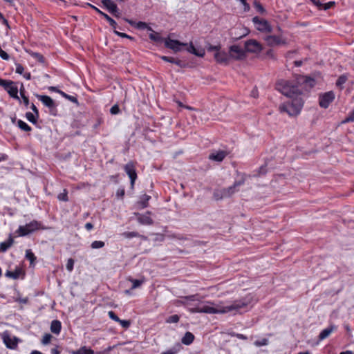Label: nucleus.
Instances as JSON below:
<instances>
[{
	"mask_svg": "<svg viewBox=\"0 0 354 354\" xmlns=\"http://www.w3.org/2000/svg\"><path fill=\"white\" fill-rule=\"evenodd\" d=\"M252 297L247 296L241 300L235 301L232 304L225 305L223 302L212 303L207 301L194 308H190L192 313L207 314H225L231 312L238 313L247 308L251 303Z\"/></svg>",
	"mask_w": 354,
	"mask_h": 354,
	"instance_id": "obj_1",
	"label": "nucleus"
},
{
	"mask_svg": "<svg viewBox=\"0 0 354 354\" xmlns=\"http://www.w3.org/2000/svg\"><path fill=\"white\" fill-rule=\"evenodd\" d=\"M303 100L300 96L290 97V100L280 105L279 110L281 112H286L290 116L298 115L303 106Z\"/></svg>",
	"mask_w": 354,
	"mask_h": 354,
	"instance_id": "obj_2",
	"label": "nucleus"
},
{
	"mask_svg": "<svg viewBox=\"0 0 354 354\" xmlns=\"http://www.w3.org/2000/svg\"><path fill=\"white\" fill-rule=\"evenodd\" d=\"M276 89L288 97L300 96L301 91L297 86L291 84L288 81L281 80L276 84Z\"/></svg>",
	"mask_w": 354,
	"mask_h": 354,
	"instance_id": "obj_3",
	"label": "nucleus"
},
{
	"mask_svg": "<svg viewBox=\"0 0 354 354\" xmlns=\"http://www.w3.org/2000/svg\"><path fill=\"white\" fill-rule=\"evenodd\" d=\"M46 229L47 227H44L41 222L33 220L24 225H20L17 230V233L19 236H25L38 230Z\"/></svg>",
	"mask_w": 354,
	"mask_h": 354,
	"instance_id": "obj_4",
	"label": "nucleus"
},
{
	"mask_svg": "<svg viewBox=\"0 0 354 354\" xmlns=\"http://www.w3.org/2000/svg\"><path fill=\"white\" fill-rule=\"evenodd\" d=\"M0 86L4 88L11 97L19 100L18 88L14 82L0 79Z\"/></svg>",
	"mask_w": 354,
	"mask_h": 354,
	"instance_id": "obj_5",
	"label": "nucleus"
},
{
	"mask_svg": "<svg viewBox=\"0 0 354 354\" xmlns=\"http://www.w3.org/2000/svg\"><path fill=\"white\" fill-rule=\"evenodd\" d=\"M264 40L267 45L270 47L286 45L287 44V39L282 34L279 35H266L264 37Z\"/></svg>",
	"mask_w": 354,
	"mask_h": 354,
	"instance_id": "obj_6",
	"label": "nucleus"
},
{
	"mask_svg": "<svg viewBox=\"0 0 354 354\" xmlns=\"http://www.w3.org/2000/svg\"><path fill=\"white\" fill-rule=\"evenodd\" d=\"M252 22L257 30L261 32H270L272 30V28L270 23L264 19L259 18V17H254L252 18Z\"/></svg>",
	"mask_w": 354,
	"mask_h": 354,
	"instance_id": "obj_7",
	"label": "nucleus"
},
{
	"mask_svg": "<svg viewBox=\"0 0 354 354\" xmlns=\"http://www.w3.org/2000/svg\"><path fill=\"white\" fill-rule=\"evenodd\" d=\"M229 55L230 59L241 60L245 58V51L237 45H232L229 49Z\"/></svg>",
	"mask_w": 354,
	"mask_h": 354,
	"instance_id": "obj_8",
	"label": "nucleus"
},
{
	"mask_svg": "<svg viewBox=\"0 0 354 354\" xmlns=\"http://www.w3.org/2000/svg\"><path fill=\"white\" fill-rule=\"evenodd\" d=\"M245 48L247 52L259 53L262 49V45L255 39H249L245 43Z\"/></svg>",
	"mask_w": 354,
	"mask_h": 354,
	"instance_id": "obj_9",
	"label": "nucleus"
},
{
	"mask_svg": "<svg viewBox=\"0 0 354 354\" xmlns=\"http://www.w3.org/2000/svg\"><path fill=\"white\" fill-rule=\"evenodd\" d=\"M165 45L167 48L171 49L174 52H179L182 50L183 46H187V44L167 38L165 39Z\"/></svg>",
	"mask_w": 354,
	"mask_h": 354,
	"instance_id": "obj_10",
	"label": "nucleus"
},
{
	"mask_svg": "<svg viewBox=\"0 0 354 354\" xmlns=\"http://www.w3.org/2000/svg\"><path fill=\"white\" fill-rule=\"evenodd\" d=\"M335 99V94L333 91L326 92L319 96V105L321 107L326 109Z\"/></svg>",
	"mask_w": 354,
	"mask_h": 354,
	"instance_id": "obj_11",
	"label": "nucleus"
},
{
	"mask_svg": "<svg viewBox=\"0 0 354 354\" xmlns=\"http://www.w3.org/2000/svg\"><path fill=\"white\" fill-rule=\"evenodd\" d=\"M195 301H198V297L196 295H193L183 297L180 299L175 301L174 304L178 307L184 306L188 308L189 310L191 308L190 307L192 306V302Z\"/></svg>",
	"mask_w": 354,
	"mask_h": 354,
	"instance_id": "obj_12",
	"label": "nucleus"
},
{
	"mask_svg": "<svg viewBox=\"0 0 354 354\" xmlns=\"http://www.w3.org/2000/svg\"><path fill=\"white\" fill-rule=\"evenodd\" d=\"M124 169L130 178L131 187H133L135 181L137 178V174L133 163L132 162H128L124 165Z\"/></svg>",
	"mask_w": 354,
	"mask_h": 354,
	"instance_id": "obj_13",
	"label": "nucleus"
},
{
	"mask_svg": "<svg viewBox=\"0 0 354 354\" xmlns=\"http://www.w3.org/2000/svg\"><path fill=\"white\" fill-rule=\"evenodd\" d=\"M243 184V180L236 181L233 185L229 187L228 188H225L221 189V197H230L236 192H237V187H240Z\"/></svg>",
	"mask_w": 354,
	"mask_h": 354,
	"instance_id": "obj_14",
	"label": "nucleus"
},
{
	"mask_svg": "<svg viewBox=\"0 0 354 354\" xmlns=\"http://www.w3.org/2000/svg\"><path fill=\"white\" fill-rule=\"evenodd\" d=\"M214 59L217 63L225 65L227 64L230 59L229 53L221 50L214 53Z\"/></svg>",
	"mask_w": 354,
	"mask_h": 354,
	"instance_id": "obj_15",
	"label": "nucleus"
},
{
	"mask_svg": "<svg viewBox=\"0 0 354 354\" xmlns=\"http://www.w3.org/2000/svg\"><path fill=\"white\" fill-rule=\"evenodd\" d=\"M151 213L149 212L145 214H136L137 220L139 223L145 225H150L153 224V219L150 216Z\"/></svg>",
	"mask_w": 354,
	"mask_h": 354,
	"instance_id": "obj_16",
	"label": "nucleus"
},
{
	"mask_svg": "<svg viewBox=\"0 0 354 354\" xmlns=\"http://www.w3.org/2000/svg\"><path fill=\"white\" fill-rule=\"evenodd\" d=\"M103 5L106 7L109 12L115 15V17L119 16V11L117 5L111 0H103Z\"/></svg>",
	"mask_w": 354,
	"mask_h": 354,
	"instance_id": "obj_17",
	"label": "nucleus"
},
{
	"mask_svg": "<svg viewBox=\"0 0 354 354\" xmlns=\"http://www.w3.org/2000/svg\"><path fill=\"white\" fill-rule=\"evenodd\" d=\"M37 97L44 104V105L48 107L49 109L55 107V102L50 97L44 95H37Z\"/></svg>",
	"mask_w": 354,
	"mask_h": 354,
	"instance_id": "obj_18",
	"label": "nucleus"
},
{
	"mask_svg": "<svg viewBox=\"0 0 354 354\" xmlns=\"http://www.w3.org/2000/svg\"><path fill=\"white\" fill-rule=\"evenodd\" d=\"M187 50L192 53L195 55L197 57H204L205 54V50L203 48H196L193 44L191 42L189 45H187Z\"/></svg>",
	"mask_w": 354,
	"mask_h": 354,
	"instance_id": "obj_19",
	"label": "nucleus"
},
{
	"mask_svg": "<svg viewBox=\"0 0 354 354\" xmlns=\"http://www.w3.org/2000/svg\"><path fill=\"white\" fill-rule=\"evenodd\" d=\"M227 156V152L223 150L214 151L210 153L209 158L210 160L221 162Z\"/></svg>",
	"mask_w": 354,
	"mask_h": 354,
	"instance_id": "obj_20",
	"label": "nucleus"
},
{
	"mask_svg": "<svg viewBox=\"0 0 354 354\" xmlns=\"http://www.w3.org/2000/svg\"><path fill=\"white\" fill-rule=\"evenodd\" d=\"M337 330V326L335 325H330V326L324 328L321 331L319 335V340H323L327 338L333 332Z\"/></svg>",
	"mask_w": 354,
	"mask_h": 354,
	"instance_id": "obj_21",
	"label": "nucleus"
},
{
	"mask_svg": "<svg viewBox=\"0 0 354 354\" xmlns=\"http://www.w3.org/2000/svg\"><path fill=\"white\" fill-rule=\"evenodd\" d=\"M22 275H24L23 271L19 268H17L14 271L7 270L5 273L6 277L13 279H17Z\"/></svg>",
	"mask_w": 354,
	"mask_h": 354,
	"instance_id": "obj_22",
	"label": "nucleus"
},
{
	"mask_svg": "<svg viewBox=\"0 0 354 354\" xmlns=\"http://www.w3.org/2000/svg\"><path fill=\"white\" fill-rule=\"evenodd\" d=\"M71 354H103L102 353H95L94 351L86 346H82L80 349L71 351Z\"/></svg>",
	"mask_w": 354,
	"mask_h": 354,
	"instance_id": "obj_23",
	"label": "nucleus"
},
{
	"mask_svg": "<svg viewBox=\"0 0 354 354\" xmlns=\"http://www.w3.org/2000/svg\"><path fill=\"white\" fill-rule=\"evenodd\" d=\"M62 329V324L59 320H53L50 324V330L54 334H59Z\"/></svg>",
	"mask_w": 354,
	"mask_h": 354,
	"instance_id": "obj_24",
	"label": "nucleus"
},
{
	"mask_svg": "<svg viewBox=\"0 0 354 354\" xmlns=\"http://www.w3.org/2000/svg\"><path fill=\"white\" fill-rule=\"evenodd\" d=\"M151 199V196L147 194H143L140 197V200L138 202L139 207L142 209L145 208L148 206L149 201Z\"/></svg>",
	"mask_w": 354,
	"mask_h": 354,
	"instance_id": "obj_25",
	"label": "nucleus"
},
{
	"mask_svg": "<svg viewBox=\"0 0 354 354\" xmlns=\"http://www.w3.org/2000/svg\"><path fill=\"white\" fill-rule=\"evenodd\" d=\"M194 339V335L190 332H186L181 342L185 345H189L193 342Z\"/></svg>",
	"mask_w": 354,
	"mask_h": 354,
	"instance_id": "obj_26",
	"label": "nucleus"
},
{
	"mask_svg": "<svg viewBox=\"0 0 354 354\" xmlns=\"http://www.w3.org/2000/svg\"><path fill=\"white\" fill-rule=\"evenodd\" d=\"M13 243V239L10 236L9 239L0 243V252H5Z\"/></svg>",
	"mask_w": 354,
	"mask_h": 354,
	"instance_id": "obj_27",
	"label": "nucleus"
},
{
	"mask_svg": "<svg viewBox=\"0 0 354 354\" xmlns=\"http://www.w3.org/2000/svg\"><path fill=\"white\" fill-rule=\"evenodd\" d=\"M151 32L149 35V37L151 40L155 41V42H162L165 41V39L161 37L160 33L155 32L151 29V30H149Z\"/></svg>",
	"mask_w": 354,
	"mask_h": 354,
	"instance_id": "obj_28",
	"label": "nucleus"
},
{
	"mask_svg": "<svg viewBox=\"0 0 354 354\" xmlns=\"http://www.w3.org/2000/svg\"><path fill=\"white\" fill-rule=\"evenodd\" d=\"M128 22L131 24V25H135V26L138 28V29H142V30H144V29H147L149 31V30H151V28L150 26H149L147 25V23L145 22H142V21H139L136 24L133 23V21H129L128 20Z\"/></svg>",
	"mask_w": 354,
	"mask_h": 354,
	"instance_id": "obj_29",
	"label": "nucleus"
},
{
	"mask_svg": "<svg viewBox=\"0 0 354 354\" xmlns=\"http://www.w3.org/2000/svg\"><path fill=\"white\" fill-rule=\"evenodd\" d=\"M129 281L132 283V286L131 288V290H133L136 288H139L142 286V283L145 282V279H134L133 278H129Z\"/></svg>",
	"mask_w": 354,
	"mask_h": 354,
	"instance_id": "obj_30",
	"label": "nucleus"
},
{
	"mask_svg": "<svg viewBox=\"0 0 354 354\" xmlns=\"http://www.w3.org/2000/svg\"><path fill=\"white\" fill-rule=\"evenodd\" d=\"M3 342L6 345L8 348H13L17 345L15 342H13L8 335H4L3 336Z\"/></svg>",
	"mask_w": 354,
	"mask_h": 354,
	"instance_id": "obj_31",
	"label": "nucleus"
},
{
	"mask_svg": "<svg viewBox=\"0 0 354 354\" xmlns=\"http://www.w3.org/2000/svg\"><path fill=\"white\" fill-rule=\"evenodd\" d=\"M17 124L21 130H24L25 131H31V127L23 120H19L17 122Z\"/></svg>",
	"mask_w": 354,
	"mask_h": 354,
	"instance_id": "obj_32",
	"label": "nucleus"
},
{
	"mask_svg": "<svg viewBox=\"0 0 354 354\" xmlns=\"http://www.w3.org/2000/svg\"><path fill=\"white\" fill-rule=\"evenodd\" d=\"M26 118L29 122H32V124H35L39 117H37V115L35 113L27 112L26 113Z\"/></svg>",
	"mask_w": 354,
	"mask_h": 354,
	"instance_id": "obj_33",
	"label": "nucleus"
},
{
	"mask_svg": "<svg viewBox=\"0 0 354 354\" xmlns=\"http://www.w3.org/2000/svg\"><path fill=\"white\" fill-rule=\"evenodd\" d=\"M26 258L30 261V264H32L36 259V257L31 250H26Z\"/></svg>",
	"mask_w": 354,
	"mask_h": 354,
	"instance_id": "obj_34",
	"label": "nucleus"
},
{
	"mask_svg": "<svg viewBox=\"0 0 354 354\" xmlns=\"http://www.w3.org/2000/svg\"><path fill=\"white\" fill-rule=\"evenodd\" d=\"M57 93H59L62 97H64L66 99H68V100H70L72 102H75V103L77 102V98L74 96L69 95L62 91H57Z\"/></svg>",
	"mask_w": 354,
	"mask_h": 354,
	"instance_id": "obj_35",
	"label": "nucleus"
},
{
	"mask_svg": "<svg viewBox=\"0 0 354 354\" xmlns=\"http://www.w3.org/2000/svg\"><path fill=\"white\" fill-rule=\"evenodd\" d=\"M180 317L178 315H174L169 316L166 319V323L167 324H174L178 323L179 322Z\"/></svg>",
	"mask_w": 354,
	"mask_h": 354,
	"instance_id": "obj_36",
	"label": "nucleus"
},
{
	"mask_svg": "<svg viewBox=\"0 0 354 354\" xmlns=\"http://www.w3.org/2000/svg\"><path fill=\"white\" fill-rule=\"evenodd\" d=\"M30 55L33 57L35 58V59H37L38 62H39L40 63H44V57H43L42 55H41L40 53H35V52H31L30 53Z\"/></svg>",
	"mask_w": 354,
	"mask_h": 354,
	"instance_id": "obj_37",
	"label": "nucleus"
},
{
	"mask_svg": "<svg viewBox=\"0 0 354 354\" xmlns=\"http://www.w3.org/2000/svg\"><path fill=\"white\" fill-rule=\"evenodd\" d=\"M268 339L266 338L258 339L254 342V344L257 347L266 346V345H268Z\"/></svg>",
	"mask_w": 354,
	"mask_h": 354,
	"instance_id": "obj_38",
	"label": "nucleus"
},
{
	"mask_svg": "<svg viewBox=\"0 0 354 354\" xmlns=\"http://www.w3.org/2000/svg\"><path fill=\"white\" fill-rule=\"evenodd\" d=\"M57 198L62 201H65V202L68 201V192L66 191V189H64L63 192L59 194L57 196Z\"/></svg>",
	"mask_w": 354,
	"mask_h": 354,
	"instance_id": "obj_39",
	"label": "nucleus"
},
{
	"mask_svg": "<svg viewBox=\"0 0 354 354\" xmlns=\"http://www.w3.org/2000/svg\"><path fill=\"white\" fill-rule=\"evenodd\" d=\"M104 246V242L102 241H94L91 243V248L93 249L102 248Z\"/></svg>",
	"mask_w": 354,
	"mask_h": 354,
	"instance_id": "obj_40",
	"label": "nucleus"
},
{
	"mask_svg": "<svg viewBox=\"0 0 354 354\" xmlns=\"http://www.w3.org/2000/svg\"><path fill=\"white\" fill-rule=\"evenodd\" d=\"M104 17L109 21L110 26L115 29L117 27V23L115 20H113L111 17H110L108 15H104Z\"/></svg>",
	"mask_w": 354,
	"mask_h": 354,
	"instance_id": "obj_41",
	"label": "nucleus"
},
{
	"mask_svg": "<svg viewBox=\"0 0 354 354\" xmlns=\"http://www.w3.org/2000/svg\"><path fill=\"white\" fill-rule=\"evenodd\" d=\"M51 339H52V335L50 334H49V333L45 334L43 336V338L41 339V343L44 345H46L50 343Z\"/></svg>",
	"mask_w": 354,
	"mask_h": 354,
	"instance_id": "obj_42",
	"label": "nucleus"
},
{
	"mask_svg": "<svg viewBox=\"0 0 354 354\" xmlns=\"http://www.w3.org/2000/svg\"><path fill=\"white\" fill-rule=\"evenodd\" d=\"M254 6L256 10L261 14H263L266 12V10L260 3L255 1Z\"/></svg>",
	"mask_w": 354,
	"mask_h": 354,
	"instance_id": "obj_43",
	"label": "nucleus"
},
{
	"mask_svg": "<svg viewBox=\"0 0 354 354\" xmlns=\"http://www.w3.org/2000/svg\"><path fill=\"white\" fill-rule=\"evenodd\" d=\"M74 260L71 258L68 259L66 263V269L68 272H72L74 267Z\"/></svg>",
	"mask_w": 354,
	"mask_h": 354,
	"instance_id": "obj_44",
	"label": "nucleus"
},
{
	"mask_svg": "<svg viewBox=\"0 0 354 354\" xmlns=\"http://www.w3.org/2000/svg\"><path fill=\"white\" fill-rule=\"evenodd\" d=\"M354 121V111L351 112L343 121L342 123H347Z\"/></svg>",
	"mask_w": 354,
	"mask_h": 354,
	"instance_id": "obj_45",
	"label": "nucleus"
},
{
	"mask_svg": "<svg viewBox=\"0 0 354 354\" xmlns=\"http://www.w3.org/2000/svg\"><path fill=\"white\" fill-rule=\"evenodd\" d=\"M118 323H120L121 326L124 328H129L131 324V323L129 320H123V319H120V321H118Z\"/></svg>",
	"mask_w": 354,
	"mask_h": 354,
	"instance_id": "obj_46",
	"label": "nucleus"
},
{
	"mask_svg": "<svg viewBox=\"0 0 354 354\" xmlns=\"http://www.w3.org/2000/svg\"><path fill=\"white\" fill-rule=\"evenodd\" d=\"M346 77L344 75H342L337 79V80L336 82V84L337 86H340L342 84H344L346 82Z\"/></svg>",
	"mask_w": 354,
	"mask_h": 354,
	"instance_id": "obj_47",
	"label": "nucleus"
},
{
	"mask_svg": "<svg viewBox=\"0 0 354 354\" xmlns=\"http://www.w3.org/2000/svg\"><path fill=\"white\" fill-rule=\"evenodd\" d=\"M109 317L112 320H114L115 322H118L120 321V318L115 315V313L113 311H109L108 313Z\"/></svg>",
	"mask_w": 354,
	"mask_h": 354,
	"instance_id": "obj_48",
	"label": "nucleus"
},
{
	"mask_svg": "<svg viewBox=\"0 0 354 354\" xmlns=\"http://www.w3.org/2000/svg\"><path fill=\"white\" fill-rule=\"evenodd\" d=\"M220 49H221V46H220L209 45L207 47V50L209 51V52L214 51L216 53V52H218V51L221 50Z\"/></svg>",
	"mask_w": 354,
	"mask_h": 354,
	"instance_id": "obj_49",
	"label": "nucleus"
},
{
	"mask_svg": "<svg viewBox=\"0 0 354 354\" xmlns=\"http://www.w3.org/2000/svg\"><path fill=\"white\" fill-rule=\"evenodd\" d=\"M15 71H16L17 73L22 75L24 73V68L23 67V66L21 64H16V70H15Z\"/></svg>",
	"mask_w": 354,
	"mask_h": 354,
	"instance_id": "obj_50",
	"label": "nucleus"
},
{
	"mask_svg": "<svg viewBox=\"0 0 354 354\" xmlns=\"http://www.w3.org/2000/svg\"><path fill=\"white\" fill-rule=\"evenodd\" d=\"M110 112L111 114L113 115H116L118 113H119L120 112V109L118 107V106L117 104H115L113 105L111 109H110Z\"/></svg>",
	"mask_w": 354,
	"mask_h": 354,
	"instance_id": "obj_51",
	"label": "nucleus"
},
{
	"mask_svg": "<svg viewBox=\"0 0 354 354\" xmlns=\"http://www.w3.org/2000/svg\"><path fill=\"white\" fill-rule=\"evenodd\" d=\"M0 57L4 60H8L9 59V55L8 54L5 52L4 50H3L1 48H0Z\"/></svg>",
	"mask_w": 354,
	"mask_h": 354,
	"instance_id": "obj_52",
	"label": "nucleus"
},
{
	"mask_svg": "<svg viewBox=\"0 0 354 354\" xmlns=\"http://www.w3.org/2000/svg\"><path fill=\"white\" fill-rule=\"evenodd\" d=\"M123 235L126 237V238H133V237H136L138 236V234L137 232H124L123 234Z\"/></svg>",
	"mask_w": 354,
	"mask_h": 354,
	"instance_id": "obj_53",
	"label": "nucleus"
},
{
	"mask_svg": "<svg viewBox=\"0 0 354 354\" xmlns=\"http://www.w3.org/2000/svg\"><path fill=\"white\" fill-rule=\"evenodd\" d=\"M114 33L121 37H124V38H129L130 39H133V37L128 35L126 33H123V32H118L117 30H114Z\"/></svg>",
	"mask_w": 354,
	"mask_h": 354,
	"instance_id": "obj_54",
	"label": "nucleus"
},
{
	"mask_svg": "<svg viewBox=\"0 0 354 354\" xmlns=\"http://www.w3.org/2000/svg\"><path fill=\"white\" fill-rule=\"evenodd\" d=\"M20 94H21V98H22V100H23V102H24V103L25 106H28V104H29V100H28V97H26V96L24 94V93H23V91H22L21 90Z\"/></svg>",
	"mask_w": 354,
	"mask_h": 354,
	"instance_id": "obj_55",
	"label": "nucleus"
},
{
	"mask_svg": "<svg viewBox=\"0 0 354 354\" xmlns=\"http://www.w3.org/2000/svg\"><path fill=\"white\" fill-rule=\"evenodd\" d=\"M305 82L307 84H308L310 87H313L315 85V80L310 77H306L305 79Z\"/></svg>",
	"mask_w": 354,
	"mask_h": 354,
	"instance_id": "obj_56",
	"label": "nucleus"
},
{
	"mask_svg": "<svg viewBox=\"0 0 354 354\" xmlns=\"http://www.w3.org/2000/svg\"><path fill=\"white\" fill-rule=\"evenodd\" d=\"M161 59L165 62H170V63H173L174 64V57H167V56H162L161 57Z\"/></svg>",
	"mask_w": 354,
	"mask_h": 354,
	"instance_id": "obj_57",
	"label": "nucleus"
},
{
	"mask_svg": "<svg viewBox=\"0 0 354 354\" xmlns=\"http://www.w3.org/2000/svg\"><path fill=\"white\" fill-rule=\"evenodd\" d=\"M335 4L334 1H330L324 5H323L324 10H328L330 8Z\"/></svg>",
	"mask_w": 354,
	"mask_h": 354,
	"instance_id": "obj_58",
	"label": "nucleus"
},
{
	"mask_svg": "<svg viewBox=\"0 0 354 354\" xmlns=\"http://www.w3.org/2000/svg\"><path fill=\"white\" fill-rule=\"evenodd\" d=\"M221 190H216L214 194V198L217 200L218 199H221L223 198V197H221Z\"/></svg>",
	"mask_w": 354,
	"mask_h": 354,
	"instance_id": "obj_59",
	"label": "nucleus"
},
{
	"mask_svg": "<svg viewBox=\"0 0 354 354\" xmlns=\"http://www.w3.org/2000/svg\"><path fill=\"white\" fill-rule=\"evenodd\" d=\"M30 108L33 111L32 113H35V115H37V117H39V111L36 106L34 104H32Z\"/></svg>",
	"mask_w": 354,
	"mask_h": 354,
	"instance_id": "obj_60",
	"label": "nucleus"
},
{
	"mask_svg": "<svg viewBox=\"0 0 354 354\" xmlns=\"http://www.w3.org/2000/svg\"><path fill=\"white\" fill-rule=\"evenodd\" d=\"M0 17H1V18H2V19H3V24H5V26H6V27H7V28H8V29H10V26H9V24H8V20H7V19H6L5 18H3L1 14H0Z\"/></svg>",
	"mask_w": 354,
	"mask_h": 354,
	"instance_id": "obj_61",
	"label": "nucleus"
},
{
	"mask_svg": "<svg viewBox=\"0 0 354 354\" xmlns=\"http://www.w3.org/2000/svg\"><path fill=\"white\" fill-rule=\"evenodd\" d=\"M85 228L88 230V231H90L93 228V225L92 223H86L85 224Z\"/></svg>",
	"mask_w": 354,
	"mask_h": 354,
	"instance_id": "obj_62",
	"label": "nucleus"
},
{
	"mask_svg": "<svg viewBox=\"0 0 354 354\" xmlns=\"http://www.w3.org/2000/svg\"><path fill=\"white\" fill-rule=\"evenodd\" d=\"M24 77L27 80H30L31 79V75L30 73H25L23 74Z\"/></svg>",
	"mask_w": 354,
	"mask_h": 354,
	"instance_id": "obj_63",
	"label": "nucleus"
},
{
	"mask_svg": "<svg viewBox=\"0 0 354 354\" xmlns=\"http://www.w3.org/2000/svg\"><path fill=\"white\" fill-rule=\"evenodd\" d=\"M243 6H244V10L245 11H248L250 10V6L249 4L246 2V1H245V3H242Z\"/></svg>",
	"mask_w": 354,
	"mask_h": 354,
	"instance_id": "obj_64",
	"label": "nucleus"
}]
</instances>
